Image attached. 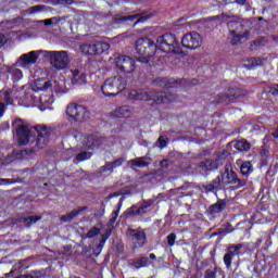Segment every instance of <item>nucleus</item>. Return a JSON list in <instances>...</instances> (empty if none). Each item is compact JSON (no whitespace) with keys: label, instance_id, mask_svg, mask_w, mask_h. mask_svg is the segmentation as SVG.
<instances>
[{"label":"nucleus","instance_id":"45","mask_svg":"<svg viewBox=\"0 0 278 278\" xmlns=\"http://www.w3.org/2000/svg\"><path fill=\"white\" fill-rule=\"evenodd\" d=\"M175 240H177V235L175 232H172L167 236V244L168 247H175Z\"/></svg>","mask_w":278,"mask_h":278},{"label":"nucleus","instance_id":"16","mask_svg":"<svg viewBox=\"0 0 278 278\" xmlns=\"http://www.w3.org/2000/svg\"><path fill=\"white\" fill-rule=\"evenodd\" d=\"M128 164L131 168H147V166L151 165V157L148 156H139L128 161Z\"/></svg>","mask_w":278,"mask_h":278},{"label":"nucleus","instance_id":"49","mask_svg":"<svg viewBox=\"0 0 278 278\" xmlns=\"http://www.w3.org/2000/svg\"><path fill=\"white\" fill-rule=\"evenodd\" d=\"M10 184H15L14 179H5V178L0 179V186H10Z\"/></svg>","mask_w":278,"mask_h":278},{"label":"nucleus","instance_id":"6","mask_svg":"<svg viewBox=\"0 0 278 278\" xmlns=\"http://www.w3.org/2000/svg\"><path fill=\"white\" fill-rule=\"evenodd\" d=\"M156 49H160L164 53H175L179 55L182 53L179 41L173 34H165L156 39Z\"/></svg>","mask_w":278,"mask_h":278},{"label":"nucleus","instance_id":"12","mask_svg":"<svg viewBox=\"0 0 278 278\" xmlns=\"http://www.w3.org/2000/svg\"><path fill=\"white\" fill-rule=\"evenodd\" d=\"M181 45L185 49H190L194 51V49H199L201 45H203V39L201 35L197 31H191L186 34L181 39Z\"/></svg>","mask_w":278,"mask_h":278},{"label":"nucleus","instance_id":"3","mask_svg":"<svg viewBox=\"0 0 278 278\" xmlns=\"http://www.w3.org/2000/svg\"><path fill=\"white\" fill-rule=\"evenodd\" d=\"M136 51L139 55V62L149 64L155 62V51H157L156 43L149 38H140L136 42Z\"/></svg>","mask_w":278,"mask_h":278},{"label":"nucleus","instance_id":"47","mask_svg":"<svg viewBox=\"0 0 278 278\" xmlns=\"http://www.w3.org/2000/svg\"><path fill=\"white\" fill-rule=\"evenodd\" d=\"M12 75L15 79H23V72L18 68L13 70Z\"/></svg>","mask_w":278,"mask_h":278},{"label":"nucleus","instance_id":"30","mask_svg":"<svg viewBox=\"0 0 278 278\" xmlns=\"http://www.w3.org/2000/svg\"><path fill=\"white\" fill-rule=\"evenodd\" d=\"M236 255H238V253L231 250L229 245L227 253L224 255V264L227 268H231V260H233Z\"/></svg>","mask_w":278,"mask_h":278},{"label":"nucleus","instance_id":"62","mask_svg":"<svg viewBox=\"0 0 278 278\" xmlns=\"http://www.w3.org/2000/svg\"><path fill=\"white\" fill-rule=\"evenodd\" d=\"M252 45H254L255 47H260V45H262V40H254Z\"/></svg>","mask_w":278,"mask_h":278},{"label":"nucleus","instance_id":"2","mask_svg":"<svg viewBox=\"0 0 278 278\" xmlns=\"http://www.w3.org/2000/svg\"><path fill=\"white\" fill-rule=\"evenodd\" d=\"M114 64L116 73L124 75V79L131 84L134 81V73H136V59L125 54H115Z\"/></svg>","mask_w":278,"mask_h":278},{"label":"nucleus","instance_id":"34","mask_svg":"<svg viewBox=\"0 0 278 278\" xmlns=\"http://www.w3.org/2000/svg\"><path fill=\"white\" fill-rule=\"evenodd\" d=\"M151 205H153V201H148L146 202L143 205H141L138 210H137V214L139 216H142L143 214H147L148 212H151Z\"/></svg>","mask_w":278,"mask_h":278},{"label":"nucleus","instance_id":"53","mask_svg":"<svg viewBox=\"0 0 278 278\" xmlns=\"http://www.w3.org/2000/svg\"><path fill=\"white\" fill-rule=\"evenodd\" d=\"M5 42H8V37H5L3 34H0V49L5 45Z\"/></svg>","mask_w":278,"mask_h":278},{"label":"nucleus","instance_id":"24","mask_svg":"<svg viewBox=\"0 0 278 278\" xmlns=\"http://www.w3.org/2000/svg\"><path fill=\"white\" fill-rule=\"evenodd\" d=\"M157 97L162 99L160 103H168V101H177V93H173V92H156V98Z\"/></svg>","mask_w":278,"mask_h":278},{"label":"nucleus","instance_id":"64","mask_svg":"<svg viewBox=\"0 0 278 278\" xmlns=\"http://www.w3.org/2000/svg\"><path fill=\"white\" fill-rule=\"evenodd\" d=\"M274 138H278V126L277 129L275 130V132H273Z\"/></svg>","mask_w":278,"mask_h":278},{"label":"nucleus","instance_id":"36","mask_svg":"<svg viewBox=\"0 0 278 278\" xmlns=\"http://www.w3.org/2000/svg\"><path fill=\"white\" fill-rule=\"evenodd\" d=\"M220 273V268L215 267L213 270L212 269H206L204 273V278H216V275Z\"/></svg>","mask_w":278,"mask_h":278},{"label":"nucleus","instance_id":"39","mask_svg":"<svg viewBox=\"0 0 278 278\" xmlns=\"http://www.w3.org/2000/svg\"><path fill=\"white\" fill-rule=\"evenodd\" d=\"M100 173H114V167L112 162H106L103 166L100 167Z\"/></svg>","mask_w":278,"mask_h":278},{"label":"nucleus","instance_id":"44","mask_svg":"<svg viewBox=\"0 0 278 278\" xmlns=\"http://www.w3.org/2000/svg\"><path fill=\"white\" fill-rule=\"evenodd\" d=\"M3 97H4V102L7 103V105H12V103H13L12 91L11 90L4 91Z\"/></svg>","mask_w":278,"mask_h":278},{"label":"nucleus","instance_id":"20","mask_svg":"<svg viewBox=\"0 0 278 278\" xmlns=\"http://www.w3.org/2000/svg\"><path fill=\"white\" fill-rule=\"evenodd\" d=\"M132 114L134 109L128 105L121 106L114 112V116H116V118H129V116H131Z\"/></svg>","mask_w":278,"mask_h":278},{"label":"nucleus","instance_id":"5","mask_svg":"<svg viewBox=\"0 0 278 278\" xmlns=\"http://www.w3.org/2000/svg\"><path fill=\"white\" fill-rule=\"evenodd\" d=\"M42 56L46 60H49L50 66L52 68H55V71H64V68H68V64H71L68 52L64 50H61V51L43 50Z\"/></svg>","mask_w":278,"mask_h":278},{"label":"nucleus","instance_id":"61","mask_svg":"<svg viewBox=\"0 0 278 278\" xmlns=\"http://www.w3.org/2000/svg\"><path fill=\"white\" fill-rule=\"evenodd\" d=\"M121 213V211L115 210L112 212L111 216H115L116 218H118V214Z\"/></svg>","mask_w":278,"mask_h":278},{"label":"nucleus","instance_id":"29","mask_svg":"<svg viewBox=\"0 0 278 278\" xmlns=\"http://www.w3.org/2000/svg\"><path fill=\"white\" fill-rule=\"evenodd\" d=\"M240 170H241L242 179H247V177H249V175L253 173V165L249 161L243 162L241 164Z\"/></svg>","mask_w":278,"mask_h":278},{"label":"nucleus","instance_id":"32","mask_svg":"<svg viewBox=\"0 0 278 278\" xmlns=\"http://www.w3.org/2000/svg\"><path fill=\"white\" fill-rule=\"evenodd\" d=\"M235 149L237 151H251V143L247 141V139H241L236 142Z\"/></svg>","mask_w":278,"mask_h":278},{"label":"nucleus","instance_id":"17","mask_svg":"<svg viewBox=\"0 0 278 278\" xmlns=\"http://www.w3.org/2000/svg\"><path fill=\"white\" fill-rule=\"evenodd\" d=\"M86 210H88L87 206H81L77 210H73L72 212L62 215L61 216V223H72L75 218H77V216H79V214H81V212H86Z\"/></svg>","mask_w":278,"mask_h":278},{"label":"nucleus","instance_id":"4","mask_svg":"<svg viewBox=\"0 0 278 278\" xmlns=\"http://www.w3.org/2000/svg\"><path fill=\"white\" fill-rule=\"evenodd\" d=\"M129 80L123 76H112L108 78L101 87L104 97H116L127 88Z\"/></svg>","mask_w":278,"mask_h":278},{"label":"nucleus","instance_id":"35","mask_svg":"<svg viewBox=\"0 0 278 278\" xmlns=\"http://www.w3.org/2000/svg\"><path fill=\"white\" fill-rule=\"evenodd\" d=\"M47 10V5L38 4L28 9L29 14H38V12H45Z\"/></svg>","mask_w":278,"mask_h":278},{"label":"nucleus","instance_id":"26","mask_svg":"<svg viewBox=\"0 0 278 278\" xmlns=\"http://www.w3.org/2000/svg\"><path fill=\"white\" fill-rule=\"evenodd\" d=\"M173 84H175L174 79L156 78L154 80V86H160V88H175Z\"/></svg>","mask_w":278,"mask_h":278},{"label":"nucleus","instance_id":"60","mask_svg":"<svg viewBox=\"0 0 278 278\" xmlns=\"http://www.w3.org/2000/svg\"><path fill=\"white\" fill-rule=\"evenodd\" d=\"M116 218H118V217L111 215V218L109 220L110 225H114V223H116Z\"/></svg>","mask_w":278,"mask_h":278},{"label":"nucleus","instance_id":"57","mask_svg":"<svg viewBox=\"0 0 278 278\" xmlns=\"http://www.w3.org/2000/svg\"><path fill=\"white\" fill-rule=\"evenodd\" d=\"M123 201H125V198H121L118 203H117V208L116 210H118V212H121V207H123Z\"/></svg>","mask_w":278,"mask_h":278},{"label":"nucleus","instance_id":"37","mask_svg":"<svg viewBox=\"0 0 278 278\" xmlns=\"http://www.w3.org/2000/svg\"><path fill=\"white\" fill-rule=\"evenodd\" d=\"M47 277V270L40 269V270H33L30 273V278H45Z\"/></svg>","mask_w":278,"mask_h":278},{"label":"nucleus","instance_id":"51","mask_svg":"<svg viewBox=\"0 0 278 278\" xmlns=\"http://www.w3.org/2000/svg\"><path fill=\"white\" fill-rule=\"evenodd\" d=\"M270 94L274 97H278V85H274L273 87L269 88Z\"/></svg>","mask_w":278,"mask_h":278},{"label":"nucleus","instance_id":"48","mask_svg":"<svg viewBox=\"0 0 278 278\" xmlns=\"http://www.w3.org/2000/svg\"><path fill=\"white\" fill-rule=\"evenodd\" d=\"M242 247H244L242 243H238L236 245L231 244L230 251H233L237 253V255H240V249H242Z\"/></svg>","mask_w":278,"mask_h":278},{"label":"nucleus","instance_id":"33","mask_svg":"<svg viewBox=\"0 0 278 278\" xmlns=\"http://www.w3.org/2000/svg\"><path fill=\"white\" fill-rule=\"evenodd\" d=\"M90 157H92V153H90V152H80V153L75 155L76 161H74V164H77L79 162H86V160H90Z\"/></svg>","mask_w":278,"mask_h":278},{"label":"nucleus","instance_id":"13","mask_svg":"<svg viewBox=\"0 0 278 278\" xmlns=\"http://www.w3.org/2000/svg\"><path fill=\"white\" fill-rule=\"evenodd\" d=\"M247 94V91L240 88L229 89L225 94L217 96V103H233L236 99H240Z\"/></svg>","mask_w":278,"mask_h":278},{"label":"nucleus","instance_id":"28","mask_svg":"<svg viewBox=\"0 0 278 278\" xmlns=\"http://www.w3.org/2000/svg\"><path fill=\"white\" fill-rule=\"evenodd\" d=\"M227 202L225 200H218L215 204L210 206L211 214H220L225 210Z\"/></svg>","mask_w":278,"mask_h":278},{"label":"nucleus","instance_id":"19","mask_svg":"<svg viewBox=\"0 0 278 278\" xmlns=\"http://www.w3.org/2000/svg\"><path fill=\"white\" fill-rule=\"evenodd\" d=\"M103 142V138L99 135H89L87 136L86 147L87 149H97Z\"/></svg>","mask_w":278,"mask_h":278},{"label":"nucleus","instance_id":"40","mask_svg":"<svg viewBox=\"0 0 278 278\" xmlns=\"http://www.w3.org/2000/svg\"><path fill=\"white\" fill-rule=\"evenodd\" d=\"M111 235H112L111 230H106L104 235H101L102 239L100 240L98 248L103 249V247H105V242H108V238H110Z\"/></svg>","mask_w":278,"mask_h":278},{"label":"nucleus","instance_id":"1","mask_svg":"<svg viewBox=\"0 0 278 278\" xmlns=\"http://www.w3.org/2000/svg\"><path fill=\"white\" fill-rule=\"evenodd\" d=\"M13 134L17 136L18 144L25 146L35 142V146L24 150L25 155H34L36 149H45L49 144V138L53 129L46 125H37L29 128L27 123L21 118H15L12 123Z\"/></svg>","mask_w":278,"mask_h":278},{"label":"nucleus","instance_id":"25","mask_svg":"<svg viewBox=\"0 0 278 278\" xmlns=\"http://www.w3.org/2000/svg\"><path fill=\"white\" fill-rule=\"evenodd\" d=\"M199 166L202 170H216L218 168V163L213 160H205L202 161Z\"/></svg>","mask_w":278,"mask_h":278},{"label":"nucleus","instance_id":"18","mask_svg":"<svg viewBox=\"0 0 278 278\" xmlns=\"http://www.w3.org/2000/svg\"><path fill=\"white\" fill-rule=\"evenodd\" d=\"M72 84L74 86H84L86 84V74L79 70L72 71Z\"/></svg>","mask_w":278,"mask_h":278},{"label":"nucleus","instance_id":"55","mask_svg":"<svg viewBox=\"0 0 278 278\" xmlns=\"http://www.w3.org/2000/svg\"><path fill=\"white\" fill-rule=\"evenodd\" d=\"M5 114V104L0 102V118Z\"/></svg>","mask_w":278,"mask_h":278},{"label":"nucleus","instance_id":"10","mask_svg":"<svg viewBox=\"0 0 278 278\" xmlns=\"http://www.w3.org/2000/svg\"><path fill=\"white\" fill-rule=\"evenodd\" d=\"M130 101H153V103L160 104L161 97H157L155 90H131L128 94Z\"/></svg>","mask_w":278,"mask_h":278},{"label":"nucleus","instance_id":"22","mask_svg":"<svg viewBox=\"0 0 278 278\" xmlns=\"http://www.w3.org/2000/svg\"><path fill=\"white\" fill-rule=\"evenodd\" d=\"M38 220H42V216L37 215V216H21L18 218V223H25L26 227H31V225H36V223H38Z\"/></svg>","mask_w":278,"mask_h":278},{"label":"nucleus","instance_id":"15","mask_svg":"<svg viewBox=\"0 0 278 278\" xmlns=\"http://www.w3.org/2000/svg\"><path fill=\"white\" fill-rule=\"evenodd\" d=\"M127 236L131 240L132 244H135V247L140 248L147 244V233L144 232V230L128 229Z\"/></svg>","mask_w":278,"mask_h":278},{"label":"nucleus","instance_id":"63","mask_svg":"<svg viewBox=\"0 0 278 278\" xmlns=\"http://www.w3.org/2000/svg\"><path fill=\"white\" fill-rule=\"evenodd\" d=\"M45 25H53V20H46Z\"/></svg>","mask_w":278,"mask_h":278},{"label":"nucleus","instance_id":"54","mask_svg":"<svg viewBox=\"0 0 278 278\" xmlns=\"http://www.w3.org/2000/svg\"><path fill=\"white\" fill-rule=\"evenodd\" d=\"M168 160H162L161 162H160V166H161V168L162 169H164V168H166L167 166H168Z\"/></svg>","mask_w":278,"mask_h":278},{"label":"nucleus","instance_id":"9","mask_svg":"<svg viewBox=\"0 0 278 278\" xmlns=\"http://www.w3.org/2000/svg\"><path fill=\"white\" fill-rule=\"evenodd\" d=\"M65 113L66 116H68L71 121H75V123H84V121H88V118H90V111L78 103H70Z\"/></svg>","mask_w":278,"mask_h":278},{"label":"nucleus","instance_id":"58","mask_svg":"<svg viewBox=\"0 0 278 278\" xmlns=\"http://www.w3.org/2000/svg\"><path fill=\"white\" fill-rule=\"evenodd\" d=\"M74 1H75V0H61V3H62L63 5H64V3H65L66 5H73Z\"/></svg>","mask_w":278,"mask_h":278},{"label":"nucleus","instance_id":"52","mask_svg":"<svg viewBox=\"0 0 278 278\" xmlns=\"http://www.w3.org/2000/svg\"><path fill=\"white\" fill-rule=\"evenodd\" d=\"M115 197H123V193H121V191L111 193V194H109V195L105 198V200H106V201H110L111 199H114Z\"/></svg>","mask_w":278,"mask_h":278},{"label":"nucleus","instance_id":"23","mask_svg":"<svg viewBox=\"0 0 278 278\" xmlns=\"http://www.w3.org/2000/svg\"><path fill=\"white\" fill-rule=\"evenodd\" d=\"M265 60L264 59H255V58H252V59H249L244 62L243 66L248 70H251V68H255L257 66H262V64H264Z\"/></svg>","mask_w":278,"mask_h":278},{"label":"nucleus","instance_id":"7","mask_svg":"<svg viewBox=\"0 0 278 278\" xmlns=\"http://www.w3.org/2000/svg\"><path fill=\"white\" fill-rule=\"evenodd\" d=\"M222 181L226 184V186L231 185L235 186L237 190H239V188H244V186H247L249 179L238 177V174L233 172L231 162H227L224 167V173L222 174Z\"/></svg>","mask_w":278,"mask_h":278},{"label":"nucleus","instance_id":"31","mask_svg":"<svg viewBox=\"0 0 278 278\" xmlns=\"http://www.w3.org/2000/svg\"><path fill=\"white\" fill-rule=\"evenodd\" d=\"M138 16H140L139 14H135V15H115L113 17L114 23H125L127 21H136V18H138Z\"/></svg>","mask_w":278,"mask_h":278},{"label":"nucleus","instance_id":"43","mask_svg":"<svg viewBox=\"0 0 278 278\" xmlns=\"http://www.w3.org/2000/svg\"><path fill=\"white\" fill-rule=\"evenodd\" d=\"M156 144H157L159 149H165V147L168 144V138L161 136L157 139Z\"/></svg>","mask_w":278,"mask_h":278},{"label":"nucleus","instance_id":"21","mask_svg":"<svg viewBox=\"0 0 278 278\" xmlns=\"http://www.w3.org/2000/svg\"><path fill=\"white\" fill-rule=\"evenodd\" d=\"M129 266H132L137 270L140 269V268H146V266H149V257L142 256V257H139V258H135V260L131 261Z\"/></svg>","mask_w":278,"mask_h":278},{"label":"nucleus","instance_id":"42","mask_svg":"<svg viewBox=\"0 0 278 278\" xmlns=\"http://www.w3.org/2000/svg\"><path fill=\"white\" fill-rule=\"evenodd\" d=\"M125 215L127 216V218H129V216H139L138 215V206L132 205L129 208L126 210Z\"/></svg>","mask_w":278,"mask_h":278},{"label":"nucleus","instance_id":"50","mask_svg":"<svg viewBox=\"0 0 278 278\" xmlns=\"http://www.w3.org/2000/svg\"><path fill=\"white\" fill-rule=\"evenodd\" d=\"M149 18H151V15H143L140 16L136 22H135V26L138 25V23H144V21H149Z\"/></svg>","mask_w":278,"mask_h":278},{"label":"nucleus","instance_id":"41","mask_svg":"<svg viewBox=\"0 0 278 278\" xmlns=\"http://www.w3.org/2000/svg\"><path fill=\"white\" fill-rule=\"evenodd\" d=\"M101 233V229L98 227H92L90 230L86 233L85 238H94Z\"/></svg>","mask_w":278,"mask_h":278},{"label":"nucleus","instance_id":"56","mask_svg":"<svg viewBox=\"0 0 278 278\" xmlns=\"http://www.w3.org/2000/svg\"><path fill=\"white\" fill-rule=\"evenodd\" d=\"M119 194H122V197H125V194H131V191L128 190V189H122V190L119 191Z\"/></svg>","mask_w":278,"mask_h":278},{"label":"nucleus","instance_id":"27","mask_svg":"<svg viewBox=\"0 0 278 278\" xmlns=\"http://www.w3.org/2000/svg\"><path fill=\"white\" fill-rule=\"evenodd\" d=\"M203 188L206 192H214V190H218V188H220V176H217L211 182L204 185Z\"/></svg>","mask_w":278,"mask_h":278},{"label":"nucleus","instance_id":"11","mask_svg":"<svg viewBox=\"0 0 278 278\" xmlns=\"http://www.w3.org/2000/svg\"><path fill=\"white\" fill-rule=\"evenodd\" d=\"M110 49V43L98 41L96 43H84L80 46V51L84 55H101L104 51Z\"/></svg>","mask_w":278,"mask_h":278},{"label":"nucleus","instance_id":"46","mask_svg":"<svg viewBox=\"0 0 278 278\" xmlns=\"http://www.w3.org/2000/svg\"><path fill=\"white\" fill-rule=\"evenodd\" d=\"M124 162H126V159H125V157H119V159H117V160L111 162V164L113 165V169L123 166V163H124Z\"/></svg>","mask_w":278,"mask_h":278},{"label":"nucleus","instance_id":"59","mask_svg":"<svg viewBox=\"0 0 278 278\" xmlns=\"http://www.w3.org/2000/svg\"><path fill=\"white\" fill-rule=\"evenodd\" d=\"M219 5L222 8H225V5H229V0H222V1H219Z\"/></svg>","mask_w":278,"mask_h":278},{"label":"nucleus","instance_id":"14","mask_svg":"<svg viewBox=\"0 0 278 278\" xmlns=\"http://www.w3.org/2000/svg\"><path fill=\"white\" fill-rule=\"evenodd\" d=\"M42 52H45V50L30 51L22 54L16 62L17 66H31L36 64L40 54L42 55Z\"/></svg>","mask_w":278,"mask_h":278},{"label":"nucleus","instance_id":"8","mask_svg":"<svg viewBox=\"0 0 278 278\" xmlns=\"http://www.w3.org/2000/svg\"><path fill=\"white\" fill-rule=\"evenodd\" d=\"M227 27L230 31L229 40L230 45L236 47L237 45H242L249 40V30H243L244 25L238 22H229Z\"/></svg>","mask_w":278,"mask_h":278},{"label":"nucleus","instance_id":"38","mask_svg":"<svg viewBox=\"0 0 278 278\" xmlns=\"http://www.w3.org/2000/svg\"><path fill=\"white\" fill-rule=\"evenodd\" d=\"M36 88H37V90L45 91V90L51 88V81H45L43 84H41L40 80H37Z\"/></svg>","mask_w":278,"mask_h":278}]
</instances>
